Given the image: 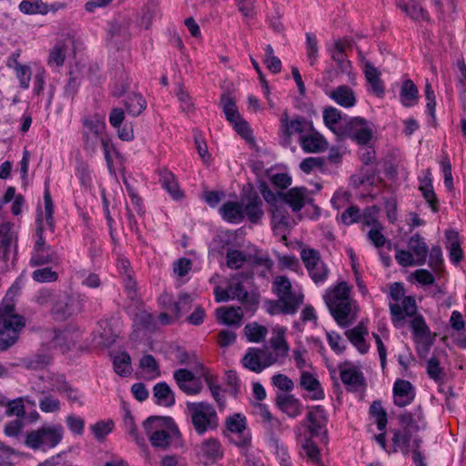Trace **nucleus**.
<instances>
[{
	"label": "nucleus",
	"instance_id": "obj_57",
	"mask_svg": "<svg viewBox=\"0 0 466 466\" xmlns=\"http://www.w3.org/2000/svg\"><path fill=\"white\" fill-rule=\"evenodd\" d=\"M109 34L112 37L127 38L129 36L128 23L126 20L112 22L109 27Z\"/></svg>",
	"mask_w": 466,
	"mask_h": 466
},
{
	"label": "nucleus",
	"instance_id": "obj_33",
	"mask_svg": "<svg viewBox=\"0 0 466 466\" xmlns=\"http://www.w3.org/2000/svg\"><path fill=\"white\" fill-rule=\"evenodd\" d=\"M157 403L165 407H171L175 403V395L166 382L157 383L153 388Z\"/></svg>",
	"mask_w": 466,
	"mask_h": 466
},
{
	"label": "nucleus",
	"instance_id": "obj_26",
	"mask_svg": "<svg viewBox=\"0 0 466 466\" xmlns=\"http://www.w3.org/2000/svg\"><path fill=\"white\" fill-rule=\"evenodd\" d=\"M299 142L302 149L307 153H318L326 148L324 138L313 129L305 136H300Z\"/></svg>",
	"mask_w": 466,
	"mask_h": 466
},
{
	"label": "nucleus",
	"instance_id": "obj_21",
	"mask_svg": "<svg viewBox=\"0 0 466 466\" xmlns=\"http://www.w3.org/2000/svg\"><path fill=\"white\" fill-rule=\"evenodd\" d=\"M306 192L307 189L304 187H293L285 193L279 192V196L294 212H298L305 206Z\"/></svg>",
	"mask_w": 466,
	"mask_h": 466
},
{
	"label": "nucleus",
	"instance_id": "obj_20",
	"mask_svg": "<svg viewBox=\"0 0 466 466\" xmlns=\"http://www.w3.org/2000/svg\"><path fill=\"white\" fill-rule=\"evenodd\" d=\"M396 5L413 21L420 22L429 19L427 12L421 6L420 0H396Z\"/></svg>",
	"mask_w": 466,
	"mask_h": 466
},
{
	"label": "nucleus",
	"instance_id": "obj_38",
	"mask_svg": "<svg viewBox=\"0 0 466 466\" xmlns=\"http://www.w3.org/2000/svg\"><path fill=\"white\" fill-rule=\"evenodd\" d=\"M199 453L208 461H216L222 457L220 443L215 439H209L201 443Z\"/></svg>",
	"mask_w": 466,
	"mask_h": 466
},
{
	"label": "nucleus",
	"instance_id": "obj_36",
	"mask_svg": "<svg viewBox=\"0 0 466 466\" xmlns=\"http://www.w3.org/2000/svg\"><path fill=\"white\" fill-rule=\"evenodd\" d=\"M400 96L404 106H411L417 103L419 92L417 86L410 79L403 82Z\"/></svg>",
	"mask_w": 466,
	"mask_h": 466
},
{
	"label": "nucleus",
	"instance_id": "obj_8",
	"mask_svg": "<svg viewBox=\"0 0 466 466\" xmlns=\"http://www.w3.org/2000/svg\"><path fill=\"white\" fill-rule=\"evenodd\" d=\"M44 203H45V218L43 215V211L41 208H37L36 215V235L38 236V239L35 242V248H48L49 246L46 244V241L43 238V232L45 229H48L51 233L55 231V224H54V205L51 198V194L48 188H46L44 193Z\"/></svg>",
	"mask_w": 466,
	"mask_h": 466
},
{
	"label": "nucleus",
	"instance_id": "obj_12",
	"mask_svg": "<svg viewBox=\"0 0 466 466\" xmlns=\"http://www.w3.org/2000/svg\"><path fill=\"white\" fill-rule=\"evenodd\" d=\"M354 45L355 42L351 37L344 36L334 39L333 43L328 47L331 59L342 72H348L350 68L347 52L351 50Z\"/></svg>",
	"mask_w": 466,
	"mask_h": 466
},
{
	"label": "nucleus",
	"instance_id": "obj_27",
	"mask_svg": "<svg viewBox=\"0 0 466 466\" xmlns=\"http://www.w3.org/2000/svg\"><path fill=\"white\" fill-rule=\"evenodd\" d=\"M219 212L229 223H239L244 218L243 204L240 202L228 201L220 207Z\"/></svg>",
	"mask_w": 466,
	"mask_h": 466
},
{
	"label": "nucleus",
	"instance_id": "obj_10",
	"mask_svg": "<svg viewBox=\"0 0 466 466\" xmlns=\"http://www.w3.org/2000/svg\"><path fill=\"white\" fill-rule=\"evenodd\" d=\"M242 365L250 371L260 373L266 368L275 364V360L269 355V348H248L241 360Z\"/></svg>",
	"mask_w": 466,
	"mask_h": 466
},
{
	"label": "nucleus",
	"instance_id": "obj_53",
	"mask_svg": "<svg viewBox=\"0 0 466 466\" xmlns=\"http://www.w3.org/2000/svg\"><path fill=\"white\" fill-rule=\"evenodd\" d=\"M272 222L274 228L278 227H288L289 223V212L282 207L277 205L272 207Z\"/></svg>",
	"mask_w": 466,
	"mask_h": 466
},
{
	"label": "nucleus",
	"instance_id": "obj_1",
	"mask_svg": "<svg viewBox=\"0 0 466 466\" xmlns=\"http://www.w3.org/2000/svg\"><path fill=\"white\" fill-rule=\"evenodd\" d=\"M143 429L154 448L167 450L178 430L170 417L151 416L143 422Z\"/></svg>",
	"mask_w": 466,
	"mask_h": 466
},
{
	"label": "nucleus",
	"instance_id": "obj_6",
	"mask_svg": "<svg viewBox=\"0 0 466 466\" xmlns=\"http://www.w3.org/2000/svg\"><path fill=\"white\" fill-rule=\"evenodd\" d=\"M398 420L403 427V432L395 431L392 441L397 446L408 448L412 432L425 428L420 407H418L414 412H404L399 415Z\"/></svg>",
	"mask_w": 466,
	"mask_h": 466
},
{
	"label": "nucleus",
	"instance_id": "obj_11",
	"mask_svg": "<svg viewBox=\"0 0 466 466\" xmlns=\"http://www.w3.org/2000/svg\"><path fill=\"white\" fill-rule=\"evenodd\" d=\"M339 137H348L365 145L372 137V129L365 119L354 117L345 122L344 128L339 130Z\"/></svg>",
	"mask_w": 466,
	"mask_h": 466
},
{
	"label": "nucleus",
	"instance_id": "obj_4",
	"mask_svg": "<svg viewBox=\"0 0 466 466\" xmlns=\"http://www.w3.org/2000/svg\"><path fill=\"white\" fill-rule=\"evenodd\" d=\"M64 437V428L60 424H47L27 431L25 443L33 450L46 451L57 446Z\"/></svg>",
	"mask_w": 466,
	"mask_h": 466
},
{
	"label": "nucleus",
	"instance_id": "obj_48",
	"mask_svg": "<svg viewBox=\"0 0 466 466\" xmlns=\"http://www.w3.org/2000/svg\"><path fill=\"white\" fill-rule=\"evenodd\" d=\"M66 54V47L64 45L58 44L55 46L49 52L47 64L50 66H62L65 63Z\"/></svg>",
	"mask_w": 466,
	"mask_h": 466
},
{
	"label": "nucleus",
	"instance_id": "obj_22",
	"mask_svg": "<svg viewBox=\"0 0 466 466\" xmlns=\"http://www.w3.org/2000/svg\"><path fill=\"white\" fill-rule=\"evenodd\" d=\"M217 319L225 325L239 327L243 319L241 308L220 307L216 309Z\"/></svg>",
	"mask_w": 466,
	"mask_h": 466
},
{
	"label": "nucleus",
	"instance_id": "obj_52",
	"mask_svg": "<svg viewBox=\"0 0 466 466\" xmlns=\"http://www.w3.org/2000/svg\"><path fill=\"white\" fill-rule=\"evenodd\" d=\"M13 240V234L11 232V224L4 223L0 225V249L5 256L7 250L10 248Z\"/></svg>",
	"mask_w": 466,
	"mask_h": 466
},
{
	"label": "nucleus",
	"instance_id": "obj_39",
	"mask_svg": "<svg viewBox=\"0 0 466 466\" xmlns=\"http://www.w3.org/2000/svg\"><path fill=\"white\" fill-rule=\"evenodd\" d=\"M160 181L163 187L172 196L173 198L178 199L182 197L177 181L173 173L165 169L160 172Z\"/></svg>",
	"mask_w": 466,
	"mask_h": 466
},
{
	"label": "nucleus",
	"instance_id": "obj_5",
	"mask_svg": "<svg viewBox=\"0 0 466 466\" xmlns=\"http://www.w3.org/2000/svg\"><path fill=\"white\" fill-rule=\"evenodd\" d=\"M187 411L194 430L199 435L216 429L218 425L217 412L214 407L208 402H187Z\"/></svg>",
	"mask_w": 466,
	"mask_h": 466
},
{
	"label": "nucleus",
	"instance_id": "obj_35",
	"mask_svg": "<svg viewBox=\"0 0 466 466\" xmlns=\"http://www.w3.org/2000/svg\"><path fill=\"white\" fill-rule=\"evenodd\" d=\"M126 111L133 116H139L147 107V102L141 95L129 94L124 101Z\"/></svg>",
	"mask_w": 466,
	"mask_h": 466
},
{
	"label": "nucleus",
	"instance_id": "obj_7",
	"mask_svg": "<svg viewBox=\"0 0 466 466\" xmlns=\"http://www.w3.org/2000/svg\"><path fill=\"white\" fill-rule=\"evenodd\" d=\"M272 291L278 299L287 304L286 309L290 313H296L303 303V295L292 290L290 280L285 276H278L272 282Z\"/></svg>",
	"mask_w": 466,
	"mask_h": 466
},
{
	"label": "nucleus",
	"instance_id": "obj_62",
	"mask_svg": "<svg viewBox=\"0 0 466 466\" xmlns=\"http://www.w3.org/2000/svg\"><path fill=\"white\" fill-rule=\"evenodd\" d=\"M231 299H238L240 302L247 300L248 293L244 289L240 282L230 283L228 287Z\"/></svg>",
	"mask_w": 466,
	"mask_h": 466
},
{
	"label": "nucleus",
	"instance_id": "obj_61",
	"mask_svg": "<svg viewBox=\"0 0 466 466\" xmlns=\"http://www.w3.org/2000/svg\"><path fill=\"white\" fill-rule=\"evenodd\" d=\"M32 276L37 282H53L57 279V273L50 268L36 269L33 272Z\"/></svg>",
	"mask_w": 466,
	"mask_h": 466
},
{
	"label": "nucleus",
	"instance_id": "obj_50",
	"mask_svg": "<svg viewBox=\"0 0 466 466\" xmlns=\"http://www.w3.org/2000/svg\"><path fill=\"white\" fill-rule=\"evenodd\" d=\"M323 410L320 407H316L315 410H311L308 414V420L310 422L309 432L310 437L318 436L320 434L322 424L318 416H321Z\"/></svg>",
	"mask_w": 466,
	"mask_h": 466
},
{
	"label": "nucleus",
	"instance_id": "obj_17",
	"mask_svg": "<svg viewBox=\"0 0 466 466\" xmlns=\"http://www.w3.org/2000/svg\"><path fill=\"white\" fill-rule=\"evenodd\" d=\"M285 329L278 328L273 330V335L269 339V355L275 360L276 363H282L283 360L288 356L289 346L285 338Z\"/></svg>",
	"mask_w": 466,
	"mask_h": 466
},
{
	"label": "nucleus",
	"instance_id": "obj_24",
	"mask_svg": "<svg viewBox=\"0 0 466 466\" xmlns=\"http://www.w3.org/2000/svg\"><path fill=\"white\" fill-rule=\"evenodd\" d=\"M262 206V199L257 193H251L248 196V202L243 206L244 216L246 215L250 222L258 223L264 215Z\"/></svg>",
	"mask_w": 466,
	"mask_h": 466
},
{
	"label": "nucleus",
	"instance_id": "obj_30",
	"mask_svg": "<svg viewBox=\"0 0 466 466\" xmlns=\"http://www.w3.org/2000/svg\"><path fill=\"white\" fill-rule=\"evenodd\" d=\"M300 386L311 393L310 398L312 400H322L324 398V392L319 381L309 372L302 371Z\"/></svg>",
	"mask_w": 466,
	"mask_h": 466
},
{
	"label": "nucleus",
	"instance_id": "obj_31",
	"mask_svg": "<svg viewBox=\"0 0 466 466\" xmlns=\"http://www.w3.org/2000/svg\"><path fill=\"white\" fill-rule=\"evenodd\" d=\"M337 104L344 107L353 106L356 103V98L352 89L347 86H339L335 88L329 95Z\"/></svg>",
	"mask_w": 466,
	"mask_h": 466
},
{
	"label": "nucleus",
	"instance_id": "obj_45",
	"mask_svg": "<svg viewBox=\"0 0 466 466\" xmlns=\"http://www.w3.org/2000/svg\"><path fill=\"white\" fill-rule=\"evenodd\" d=\"M113 428L114 422L111 420H100L90 426L91 431L98 441H103Z\"/></svg>",
	"mask_w": 466,
	"mask_h": 466
},
{
	"label": "nucleus",
	"instance_id": "obj_23",
	"mask_svg": "<svg viewBox=\"0 0 466 466\" xmlns=\"http://www.w3.org/2000/svg\"><path fill=\"white\" fill-rule=\"evenodd\" d=\"M277 406L289 417L295 418L302 411V405L293 395L279 394L276 399Z\"/></svg>",
	"mask_w": 466,
	"mask_h": 466
},
{
	"label": "nucleus",
	"instance_id": "obj_44",
	"mask_svg": "<svg viewBox=\"0 0 466 466\" xmlns=\"http://www.w3.org/2000/svg\"><path fill=\"white\" fill-rule=\"evenodd\" d=\"M220 104L222 106L226 118L228 122L233 123L234 121L241 117L235 104V101L228 95L223 94L221 96Z\"/></svg>",
	"mask_w": 466,
	"mask_h": 466
},
{
	"label": "nucleus",
	"instance_id": "obj_42",
	"mask_svg": "<svg viewBox=\"0 0 466 466\" xmlns=\"http://www.w3.org/2000/svg\"><path fill=\"white\" fill-rule=\"evenodd\" d=\"M84 134L104 135L103 131L106 127L105 118L98 114L93 115L84 120Z\"/></svg>",
	"mask_w": 466,
	"mask_h": 466
},
{
	"label": "nucleus",
	"instance_id": "obj_19",
	"mask_svg": "<svg viewBox=\"0 0 466 466\" xmlns=\"http://www.w3.org/2000/svg\"><path fill=\"white\" fill-rule=\"evenodd\" d=\"M227 428L229 431L238 434L239 438L238 444L245 446L250 441V434L246 432V418L240 413L229 416L226 420Z\"/></svg>",
	"mask_w": 466,
	"mask_h": 466
},
{
	"label": "nucleus",
	"instance_id": "obj_43",
	"mask_svg": "<svg viewBox=\"0 0 466 466\" xmlns=\"http://www.w3.org/2000/svg\"><path fill=\"white\" fill-rule=\"evenodd\" d=\"M115 371L120 376L126 377L131 373V358L127 352H120L113 360Z\"/></svg>",
	"mask_w": 466,
	"mask_h": 466
},
{
	"label": "nucleus",
	"instance_id": "obj_54",
	"mask_svg": "<svg viewBox=\"0 0 466 466\" xmlns=\"http://www.w3.org/2000/svg\"><path fill=\"white\" fill-rule=\"evenodd\" d=\"M370 413L376 417L377 419V426L380 431L385 430L387 426V413L385 410L382 408L380 402L374 401L370 408Z\"/></svg>",
	"mask_w": 466,
	"mask_h": 466
},
{
	"label": "nucleus",
	"instance_id": "obj_2",
	"mask_svg": "<svg viewBox=\"0 0 466 466\" xmlns=\"http://www.w3.org/2000/svg\"><path fill=\"white\" fill-rule=\"evenodd\" d=\"M25 327V319L15 312L14 305L0 304V351L12 347L18 339V334Z\"/></svg>",
	"mask_w": 466,
	"mask_h": 466
},
{
	"label": "nucleus",
	"instance_id": "obj_15",
	"mask_svg": "<svg viewBox=\"0 0 466 466\" xmlns=\"http://www.w3.org/2000/svg\"><path fill=\"white\" fill-rule=\"evenodd\" d=\"M410 328L413 332L414 340L419 345L418 352L420 353V347L423 348L425 353H427L432 345V339L431 338V331L426 324L424 319L420 315H417L410 322Z\"/></svg>",
	"mask_w": 466,
	"mask_h": 466
},
{
	"label": "nucleus",
	"instance_id": "obj_56",
	"mask_svg": "<svg viewBox=\"0 0 466 466\" xmlns=\"http://www.w3.org/2000/svg\"><path fill=\"white\" fill-rule=\"evenodd\" d=\"M124 421L129 435L133 438L136 443L139 446H145V439L139 435L134 418L129 411L127 412Z\"/></svg>",
	"mask_w": 466,
	"mask_h": 466
},
{
	"label": "nucleus",
	"instance_id": "obj_59",
	"mask_svg": "<svg viewBox=\"0 0 466 466\" xmlns=\"http://www.w3.org/2000/svg\"><path fill=\"white\" fill-rule=\"evenodd\" d=\"M395 259L402 267L418 266L417 260L410 250L396 249Z\"/></svg>",
	"mask_w": 466,
	"mask_h": 466
},
{
	"label": "nucleus",
	"instance_id": "obj_46",
	"mask_svg": "<svg viewBox=\"0 0 466 466\" xmlns=\"http://www.w3.org/2000/svg\"><path fill=\"white\" fill-rule=\"evenodd\" d=\"M56 258V255L48 248H34L31 257V264L35 266L44 265L53 262Z\"/></svg>",
	"mask_w": 466,
	"mask_h": 466
},
{
	"label": "nucleus",
	"instance_id": "obj_49",
	"mask_svg": "<svg viewBox=\"0 0 466 466\" xmlns=\"http://www.w3.org/2000/svg\"><path fill=\"white\" fill-rule=\"evenodd\" d=\"M300 257L308 271H311L317 263L322 261L319 253L313 248L302 249Z\"/></svg>",
	"mask_w": 466,
	"mask_h": 466
},
{
	"label": "nucleus",
	"instance_id": "obj_9",
	"mask_svg": "<svg viewBox=\"0 0 466 466\" xmlns=\"http://www.w3.org/2000/svg\"><path fill=\"white\" fill-rule=\"evenodd\" d=\"M84 298L81 295L63 294L56 298L52 308V314L56 319H66L80 312L84 307Z\"/></svg>",
	"mask_w": 466,
	"mask_h": 466
},
{
	"label": "nucleus",
	"instance_id": "obj_16",
	"mask_svg": "<svg viewBox=\"0 0 466 466\" xmlns=\"http://www.w3.org/2000/svg\"><path fill=\"white\" fill-rule=\"evenodd\" d=\"M392 323L395 327L400 328L405 321V316L412 317L416 315L417 306L415 299L409 296L402 300V305L398 303L390 304Z\"/></svg>",
	"mask_w": 466,
	"mask_h": 466
},
{
	"label": "nucleus",
	"instance_id": "obj_3",
	"mask_svg": "<svg viewBox=\"0 0 466 466\" xmlns=\"http://www.w3.org/2000/svg\"><path fill=\"white\" fill-rule=\"evenodd\" d=\"M324 300L339 325L345 327L350 313V287L344 281L339 282L334 289L328 290Z\"/></svg>",
	"mask_w": 466,
	"mask_h": 466
},
{
	"label": "nucleus",
	"instance_id": "obj_29",
	"mask_svg": "<svg viewBox=\"0 0 466 466\" xmlns=\"http://www.w3.org/2000/svg\"><path fill=\"white\" fill-rule=\"evenodd\" d=\"M366 334H368V330L362 323H360L355 328L345 332L348 339L358 349L361 354L366 353L369 350V346L367 345L364 339Z\"/></svg>",
	"mask_w": 466,
	"mask_h": 466
},
{
	"label": "nucleus",
	"instance_id": "obj_25",
	"mask_svg": "<svg viewBox=\"0 0 466 466\" xmlns=\"http://www.w3.org/2000/svg\"><path fill=\"white\" fill-rule=\"evenodd\" d=\"M364 74L371 91L379 97H382L385 93L383 82L380 79V71L369 61L365 62Z\"/></svg>",
	"mask_w": 466,
	"mask_h": 466
},
{
	"label": "nucleus",
	"instance_id": "obj_28",
	"mask_svg": "<svg viewBox=\"0 0 466 466\" xmlns=\"http://www.w3.org/2000/svg\"><path fill=\"white\" fill-rule=\"evenodd\" d=\"M408 247L416 258L417 265H423L426 262L429 248L420 235L418 233L412 235L409 239Z\"/></svg>",
	"mask_w": 466,
	"mask_h": 466
},
{
	"label": "nucleus",
	"instance_id": "obj_14",
	"mask_svg": "<svg viewBox=\"0 0 466 466\" xmlns=\"http://www.w3.org/2000/svg\"><path fill=\"white\" fill-rule=\"evenodd\" d=\"M174 379L179 389L187 395H196L202 390V382L192 371L179 369L174 372Z\"/></svg>",
	"mask_w": 466,
	"mask_h": 466
},
{
	"label": "nucleus",
	"instance_id": "obj_47",
	"mask_svg": "<svg viewBox=\"0 0 466 466\" xmlns=\"http://www.w3.org/2000/svg\"><path fill=\"white\" fill-rule=\"evenodd\" d=\"M306 51L310 66H314L319 57V46L317 37L312 33L306 34Z\"/></svg>",
	"mask_w": 466,
	"mask_h": 466
},
{
	"label": "nucleus",
	"instance_id": "obj_40",
	"mask_svg": "<svg viewBox=\"0 0 466 466\" xmlns=\"http://www.w3.org/2000/svg\"><path fill=\"white\" fill-rule=\"evenodd\" d=\"M445 236L448 240L447 248L450 251L451 260L454 263H459L463 258V253L461 248L458 234L454 230H448Z\"/></svg>",
	"mask_w": 466,
	"mask_h": 466
},
{
	"label": "nucleus",
	"instance_id": "obj_60",
	"mask_svg": "<svg viewBox=\"0 0 466 466\" xmlns=\"http://www.w3.org/2000/svg\"><path fill=\"white\" fill-rule=\"evenodd\" d=\"M308 272H309V275L310 276L311 279L315 283H319V282H323L326 280L328 274H329V269H328L327 266L325 265V263L323 261H320V262L317 263V265L315 267H313L311 271H308Z\"/></svg>",
	"mask_w": 466,
	"mask_h": 466
},
{
	"label": "nucleus",
	"instance_id": "obj_51",
	"mask_svg": "<svg viewBox=\"0 0 466 466\" xmlns=\"http://www.w3.org/2000/svg\"><path fill=\"white\" fill-rule=\"evenodd\" d=\"M193 301V298L189 294H181L178 300L173 304L172 310L176 314V318H180L185 312L188 311Z\"/></svg>",
	"mask_w": 466,
	"mask_h": 466
},
{
	"label": "nucleus",
	"instance_id": "obj_41",
	"mask_svg": "<svg viewBox=\"0 0 466 466\" xmlns=\"http://www.w3.org/2000/svg\"><path fill=\"white\" fill-rule=\"evenodd\" d=\"M245 335L249 342H262L268 334V329L258 322H251L244 328Z\"/></svg>",
	"mask_w": 466,
	"mask_h": 466
},
{
	"label": "nucleus",
	"instance_id": "obj_13",
	"mask_svg": "<svg viewBox=\"0 0 466 466\" xmlns=\"http://www.w3.org/2000/svg\"><path fill=\"white\" fill-rule=\"evenodd\" d=\"M281 130L283 134V144L289 146L291 142V136L293 134H299L305 136L308 132L313 129L312 122L308 121L303 116H297L289 120L288 113L285 112L281 117Z\"/></svg>",
	"mask_w": 466,
	"mask_h": 466
},
{
	"label": "nucleus",
	"instance_id": "obj_63",
	"mask_svg": "<svg viewBox=\"0 0 466 466\" xmlns=\"http://www.w3.org/2000/svg\"><path fill=\"white\" fill-rule=\"evenodd\" d=\"M274 386L283 391H290L294 388L293 381L284 374H277L272 377Z\"/></svg>",
	"mask_w": 466,
	"mask_h": 466
},
{
	"label": "nucleus",
	"instance_id": "obj_64",
	"mask_svg": "<svg viewBox=\"0 0 466 466\" xmlns=\"http://www.w3.org/2000/svg\"><path fill=\"white\" fill-rule=\"evenodd\" d=\"M135 321L137 326L145 329H152L154 328L153 316L147 311H141L136 315Z\"/></svg>",
	"mask_w": 466,
	"mask_h": 466
},
{
	"label": "nucleus",
	"instance_id": "obj_37",
	"mask_svg": "<svg viewBox=\"0 0 466 466\" xmlns=\"http://www.w3.org/2000/svg\"><path fill=\"white\" fill-rule=\"evenodd\" d=\"M300 455L317 466H323L319 449L310 439H306L302 442Z\"/></svg>",
	"mask_w": 466,
	"mask_h": 466
},
{
	"label": "nucleus",
	"instance_id": "obj_58",
	"mask_svg": "<svg viewBox=\"0 0 466 466\" xmlns=\"http://www.w3.org/2000/svg\"><path fill=\"white\" fill-rule=\"evenodd\" d=\"M420 190L421 191L425 200L430 204L432 211L437 212L438 211V200L436 198V195L433 191L432 185L431 181L424 185L420 186Z\"/></svg>",
	"mask_w": 466,
	"mask_h": 466
},
{
	"label": "nucleus",
	"instance_id": "obj_18",
	"mask_svg": "<svg viewBox=\"0 0 466 466\" xmlns=\"http://www.w3.org/2000/svg\"><path fill=\"white\" fill-rule=\"evenodd\" d=\"M394 403L399 407L409 405L415 398V390L411 383L404 380H397L393 386Z\"/></svg>",
	"mask_w": 466,
	"mask_h": 466
},
{
	"label": "nucleus",
	"instance_id": "obj_32",
	"mask_svg": "<svg viewBox=\"0 0 466 466\" xmlns=\"http://www.w3.org/2000/svg\"><path fill=\"white\" fill-rule=\"evenodd\" d=\"M340 379L350 390H359L364 386V378L360 371L356 369H344L340 371Z\"/></svg>",
	"mask_w": 466,
	"mask_h": 466
},
{
	"label": "nucleus",
	"instance_id": "obj_55",
	"mask_svg": "<svg viewBox=\"0 0 466 466\" xmlns=\"http://www.w3.org/2000/svg\"><path fill=\"white\" fill-rule=\"evenodd\" d=\"M247 260L243 251L238 249H229L227 252V265L230 268L238 269Z\"/></svg>",
	"mask_w": 466,
	"mask_h": 466
},
{
	"label": "nucleus",
	"instance_id": "obj_34",
	"mask_svg": "<svg viewBox=\"0 0 466 466\" xmlns=\"http://www.w3.org/2000/svg\"><path fill=\"white\" fill-rule=\"evenodd\" d=\"M326 126L339 137V130L344 128L345 123L339 124L342 116L339 110L335 107H327L323 112Z\"/></svg>",
	"mask_w": 466,
	"mask_h": 466
}]
</instances>
